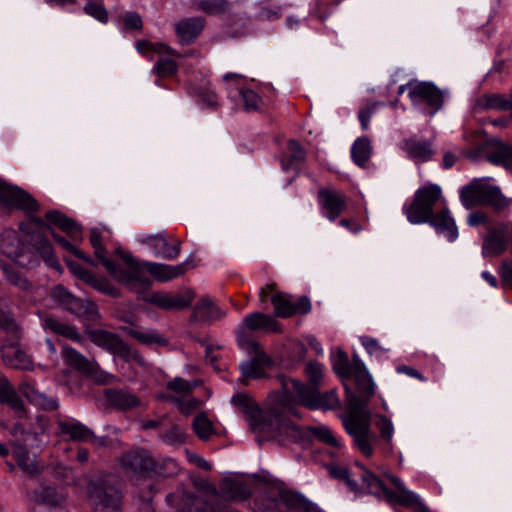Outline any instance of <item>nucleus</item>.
<instances>
[{"label": "nucleus", "instance_id": "obj_1", "mask_svg": "<svg viewBox=\"0 0 512 512\" xmlns=\"http://www.w3.org/2000/svg\"><path fill=\"white\" fill-rule=\"evenodd\" d=\"M116 252L122 257L126 265L124 271L118 273L117 282L121 283L128 290L142 295L143 301L163 310H181L192 303L194 294L191 291H187L182 296L165 292H151L147 294L152 285V280L147 273L151 274L159 282H167L185 274L191 263L190 260L178 265H168L138 260L121 249H117Z\"/></svg>", "mask_w": 512, "mask_h": 512}, {"label": "nucleus", "instance_id": "obj_2", "mask_svg": "<svg viewBox=\"0 0 512 512\" xmlns=\"http://www.w3.org/2000/svg\"><path fill=\"white\" fill-rule=\"evenodd\" d=\"M231 402L245 414L251 429L255 432L267 434L278 441L296 438L299 434L298 426L290 419V416H297V413L285 390L269 399L265 411L245 393L235 394Z\"/></svg>", "mask_w": 512, "mask_h": 512}, {"label": "nucleus", "instance_id": "obj_3", "mask_svg": "<svg viewBox=\"0 0 512 512\" xmlns=\"http://www.w3.org/2000/svg\"><path fill=\"white\" fill-rule=\"evenodd\" d=\"M357 392H352L346 385V405L348 415L343 419L346 432L353 438L355 447L366 457L374 451L377 436L371 431V414L367 409L369 399L375 393V385L370 375L355 379Z\"/></svg>", "mask_w": 512, "mask_h": 512}, {"label": "nucleus", "instance_id": "obj_4", "mask_svg": "<svg viewBox=\"0 0 512 512\" xmlns=\"http://www.w3.org/2000/svg\"><path fill=\"white\" fill-rule=\"evenodd\" d=\"M250 495L245 482L226 477L219 484V493L213 489V493L205 497H188L187 511L184 508L179 512H237L226 501L242 502Z\"/></svg>", "mask_w": 512, "mask_h": 512}, {"label": "nucleus", "instance_id": "obj_5", "mask_svg": "<svg viewBox=\"0 0 512 512\" xmlns=\"http://www.w3.org/2000/svg\"><path fill=\"white\" fill-rule=\"evenodd\" d=\"M359 469V478L363 492L373 494L378 498H383L388 503L408 507L415 512H429V509L421 499L415 493L406 489L401 479L397 476L387 475L389 481L397 488V491H393L388 489L382 480L370 471L361 466Z\"/></svg>", "mask_w": 512, "mask_h": 512}, {"label": "nucleus", "instance_id": "obj_6", "mask_svg": "<svg viewBox=\"0 0 512 512\" xmlns=\"http://www.w3.org/2000/svg\"><path fill=\"white\" fill-rule=\"evenodd\" d=\"M284 390L289 400L293 403L295 411H297V404H301L309 409L324 410L334 409L339 405L335 389L320 393L317 387H307L304 383L291 379L284 384ZM296 417H299V414Z\"/></svg>", "mask_w": 512, "mask_h": 512}, {"label": "nucleus", "instance_id": "obj_7", "mask_svg": "<svg viewBox=\"0 0 512 512\" xmlns=\"http://www.w3.org/2000/svg\"><path fill=\"white\" fill-rule=\"evenodd\" d=\"M460 199L467 209L487 205L496 211H501L509 205L508 199L502 194L500 188L489 184L485 179H474L463 186L460 190Z\"/></svg>", "mask_w": 512, "mask_h": 512}, {"label": "nucleus", "instance_id": "obj_8", "mask_svg": "<svg viewBox=\"0 0 512 512\" xmlns=\"http://www.w3.org/2000/svg\"><path fill=\"white\" fill-rule=\"evenodd\" d=\"M88 493L94 505V512H122L123 496L110 477L92 481Z\"/></svg>", "mask_w": 512, "mask_h": 512}, {"label": "nucleus", "instance_id": "obj_9", "mask_svg": "<svg viewBox=\"0 0 512 512\" xmlns=\"http://www.w3.org/2000/svg\"><path fill=\"white\" fill-rule=\"evenodd\" d=\"M91 342L125 362H135L146 366L145 358L126 344L119 335L103 329H92L87 332Z\"/></svg>", "mask_w": 512, "mask_h": 512}, {"label": "nucleus", "instance_id": "obj_10", "mask_svg": "<svg viewBox=\"0 0 512 512\" xmlns=\"http://www.w3.org/2000/svg\"><path fill=\"white\" fill-rule=\"evenodd\" d=\"M441 196L437 185L418 189L412 203L404 209L407 219L412 224L427 223L433 216L434 206Z\"/></svg>", "mask_w": 512, "mask_h": 512}, {"label": "nucleus", "instance_id": "obj_11", "mask_svg": "<svg viewBox=\"0 0 512 512\" xmlns=\"http://www.w3.org/2000/svg\"><path fill=\"white\" fill-rule=\"evenodd\" d=\"M238 345L245 349L253 358L240 364V370L244 378L259 379L265 376V368L269 366L270 359L260 348L259 344L246 335L241 328L238 331Z\"/></svg>", "mask_w": 512, "mask_h": 512}, {"label": "nucleus", "instance_id": "obj_12", "mask_svg": "<svg viewBox=\"0 0 512 512\" xmlns=\"http://www.w3.org/2000/svg\"><path fill=\"white\" fill-rule=\"evenodd\" d=\"M0 252L25 268H33L39 263L36 254L24 246L15 230L0 234Z\"/></svg>", "mask_w": 512, "mask_h": 512}, {"label": "nucleus", "instance_id": "obj_13", "mask_svg": "<svg viewBox=\"0 0 512 512\" xmlns=\"http://www.w3.org/2000/svg\"><path fill=\"white\" fill-rule=\"evenodd\" d=\"M287 495L291 491L275 485H264L253 500L254 512H286L288 509Z\"/></svg>", "mask_w": 512, "mask_h": 512}, {"label": "nucleus", "instance_id": "obj_14", "mask_svg": "<svg viewBox=\"0 0 512 512\" xmlns=\"http://www.w3.org/2000/svg\"><path fill=\"white\" fill-rule=\"evenodd\" d=\"M408 96L414 105L425 104L431 114L439 111L444 103L443 92L432 82H419L411 87Z\"/></svg>", "mask_w": 512, "mask_h": 512}, {"label": "nucleus", "instance_id": "obj_15", "mask_svg": "<svg viewBox=\"0 0 512 512\" xmlns=\"http://www.w3.org/2000/svg\"><path fill=\"white\" fill-rule=\"evenodd\" d=\"M122 466L125 471L137 478L153 476L154 458L147 450L137 449L128 451L122 456Z\"/></svg>", "mask_w": 512, "mask_h": 512}, {"label": "nucleus", "instance_id": "obj_16", "mask_svg": "<svg viewBox=\"0 0 512 512\" xmlns=\"http://www.w3.org/2000/svg\"><path fill=\"white\" fill-rule=\"evenodd\" d=\"M511 240V226L500 224L492 228L483 239L482 256L498 257L502 255Z\"/></svg>", "mask_w": 512, "mask_h": 512}, {"label": "nucleus", "instance_id": "obj_17", "mask_svg": "<svg viewBox=\"0 0 512 512\" xmlns=\"http://www.w3.org/2000/svg\"><path fill=\"white\" fill-rule=\"evenodd\" d=\"M0 202L26 212H36L39 209L38 202L30 194L2 180H0Z\"/></svg>", "mask_w": 512, "mask_h": 512}, {"label": "nucleus", "instance_id": "obj_18", "mask_svg": "<svg viewBox=\"0 0 512 512\" xmlns=\"http://www.w3.org/2000/svg\"><path fill=\"white\" fill-rule=\"evenodd\" d=\"M270 301L274 306L275 315L281 318H288L298 313L308 314L311 310V302L307 296H302L293 302L290 295L276 292L271 296Z\"/></svg>", "mask_w": 512, "mask_h": 512}, {"label": "nucleus", "instance_id": "obj_19", "mask_svg": "<svg viewBox=\"0 0 512 512\" xmlns=\"http://www.w3.org/2000/svg\"><path fill=\"white\" fill-rule=\"evenodd\" d=\"M57 426L59 435L67 436L72 441L93 442L98 445L104 444L103 438L96 437L90 428L77 420L59 419Z\"/></svg>", "mask_w": 512, "mask_h": 512}, {"label": "nucleus", "instance_id": "obj_20", "mask_svg": "<svg viewBox=\"0 0 512 512\" xmlns=\"http://www.w3.org/2000/svg\"><path fill=\"white\" fill-rule=\"evenodd\" d=\"M346 196L336 190L321 188L318 191V202L325 216L335 221L347 208Z\"/></svg>", "mask_w": 512, "mask_h": 512}, {"label": "nucleus", "instance_id": "obj_21", "mask_svg": "<svg viewBox=\"0 0 512 512\" xmlns=\"http://www.w3.org/2000/svg\"><path fill=\"white\" fill-rule=\"evenodd\" d=\"M140 242L152 248L156 256L168 260L176 259L181 251V242L177 240L174 244H170L164 233L147 235L142 237Z\"/></svg>", "mask_w": 512, "mask_h": 512}, {"label": "nucleus", "instance_id": "obj_22", "mask_svg": "<svg viewBox=\"0 0 512 512\" xmlns=\"http://www.w3.org/2000/svg\"><path fill=\"white\" fill-rule=\"evenodd\" d=\"M225 315V311L220 309L209 297H203L196 303L191 314V321L211 323Z\"/></svg>", "mask_w": 512, "mask_h": 512}, {"label": "nucleus", "instance_id": "obj_23", "mask_svg": "<svg viewBox=\"0 0 512 512\" xmlns=\"http://www.w3.org/2000/svg\"><path fill=\"white\" fill-rule=\"evenodd\" d=\"M12 342L4 344L1 348V355L4 363L14 369L30 370L32 361L28 355L23 352L14 342L17 339L12 338Z\"/></svg>", "mask_w": 512, "mask_h": 512}, {"label": "nucleus", "instance_id": "obj_24", "mask_svg": "<svg viewBox=\"0 0 512 512\" xmlns=\"http://www.w3.org/2000/svg\"><path fill=\"white\" fill-rule=\"evenodd\" d=\"M18 391L26 397L30 403L42 408L43 410L53 411L59 406L56 399L39 392L35 388V385L30 381H22L18 386Z\"/></svg>", "mask_w": 512, "mask_h": 512}, {"label": "nucleus", "instance_id": "obj_25", "mask_svg": "<svg viewBox=\"0 0 512 512\" xmlns=\"http://www.w3.org/2000/svg\"><path fill=\"white\" fill-rule=\"evenodd\" d=\"M243 329L246 333V329L254 331L259 329H265L268 331L278 332L280 331L279 323L271 316L261 313L254 312L244 317L242 324L236 330V336L238 337V331Z\"/></svg>", "mask_w": 512, "mask_h": 512}, {"label": "nucleus", "instance_id": "obj_26", "mask_svg": "<svg viewBox=\"0 0 512 512\" xmlns=\"http://www.w3.org/2000/svg\"><path fill=\"white\" fill-rule=\"evenodd\" d=\"M105 397L109 406L121 411L132 410L141 404L135 394L123 389H107Z\"/></svg>", "mask_w": 512, "mask_h": 512}, {"label": "nucleus", "instance_id": "obj_27", "mask_svg": "<svg viewBox=\"0 0 512 512\" xmlns=\"http://www.w3.org/2000/svg\"><path fill=\"white\" fill-rule=\"evenodd\" d=\"M427 223L434 227L438 233L445 235L450 242L455 241L458 237L457 226L447 208L433 214Z\"/></svg>", "mask_w": 512, "mask_h": 512}, {"label": "nucleus", "instance_id": "obj_28", "mask_svg": "<svg viewBox=\"0 0 512 512\" xmlns=\"http://www.w3.org/2000/svg\"><path fill=\"white\" fill-rule=\"evenodd\" d=\"M0 403L8 405L19 417L26 413L24 403L8 379L0 372Z\"/></svg>", "mask_w": 512, "mask_h": 512}, {"label": "nucleus", "instance_id": "obj_29", "mask_svg": "<svg viewBox=\"0 0 512 512\" xmlns=\"http://www.w3.org/2000/svg\"><path fill=\"white\" fill-rule=\"evenodd\" d=\"M27 242L42 257L45 263L54 269H59L60 264L53 255V248L50 242L39 232H32L27 235Z\"/></svg>", "mask_w": 512, "mask_h": 512}, {"label": "nucleus", "instance_id": "obj_30", "mask_svg": "<svg viewBox=\"0 0 512 512\" xmlns=\"http://www.w3.org/2000/svg\"><path fill=\"white\" fill-rule=\"evenodd\" d=\"M402 149L407 153L409 158L416 162L428 161L434 154L430 142L419 140L416 137L405 139L402 143Z\"/></svg>", "mask_w": 512, "mask_h": 512}, {"label": "nucleus", "instance_id": "obj_31", "mask_svg": "<svg viewBox=\"0 0 512 512\" xmlns=\"http://www.w3.org/2000/svg\"><path fill=\"white\" fill-rule=\"evenodd\" d=\"M204 28V19L192 17L179 21L176 24V34L182 44H190Z\"/></svg>", "mask_w": 512, "mask_h": 512}, {"label": "nucleus", "instance_id": "obj_32", "mask_svg": "<svg viewBox=\"0 0 512 512\" xmlns=\"http://www.w3.org/2000/svg\"><path fill=\"white\" fill-rule=\"evenodd\" d=\"M122 330L130 337L136 339L143 345L166 346L168 340L155 329H144L138 326L122 327Z\"/></svg>", "mask_w": 512, "mask_h": 512}, {"label": "nucleus", "instance_id": "obj_33", "mask_svg": "<svg viewBox=\"0 0 512 512\" xmlns=\"http://www.w3.org/2000/svg\"><path fill=\"white\" fill-rule=\"evenodd\" d=\"M90 243L94 248L95 256L101 261L106 270L112 275L117 281L118 273L124 271L125 267H121L106 257V249L102 246L101 233L96 229H93L90 234Z\"/></svg>", "mask_w": 512, "mask_h": 512}, {"label": "nucleus", "instance_id": "obj_34", "mask_svg": "<svg viewBox=\"0 0 512 512\" xmlns=\"http://www.w3.org/2000/svg\"><path fill=\"white\" fill-rule=\"evenodd\" d=\"M489 145L493 150L487 153L486 159L494 165L503 166L506 169L512 168V146L497 139L491 140Z\"/></svg>", "mask_w": 512, "mask_h": 512}, {"label": "nucleus", "instance_id": "obj_35", "mask_svg": "<svg viewBox=\"0 0 512 512\" xmlns=\"http://www.w3.org/2000/svg\"><path fill=\"white\" fill-rule=\"evenodd\" d=\"M43 327L47 331L74 342H80L82 338L75 326L62 322L53 316H46L43 319Z\"/></svg>", "mask_w": 512, "mask_h": 512}, {"label": "nucleus", "instance_id": "obj_36", "mask_svg": "<svg viewBox=\"0 0 512 512\" xmlns=\"http://www.w3.org/2000/svg\"><path fill=\"white\" fill-rule=\"evenodd\" d=\"M65 310L88 321H96L99 318L97 306L93 302L75 296L65 307Z\"/></svg>", "mask_w": 512, "mask_h": 512}, {"label": "nucleus", "instance_id": "obj_37", "mask_svg": "<svg viewBox=\"0 0 512 512\" xmlns=\"http://www.w3.org/2000/svg\"><path fill=\"white\" fill-rule=\"evenodd\" d=\"M476 108L479 110H512V99L496 93H486L476 100Z\"/></svg>", "mask_w": 512, "mask_h": 512}, {"label": "nucleus", "instance_id": "obj_38", "mask_svg": "<svg viewBox=\"0 0 512 512\" xmlns=\"http://www.w3.org/2000/svg\"><path fill=\"white\" fill-rule=\"evenodd\" d=\"M45 219L48 224L50 223L57 226L73 240H76L80 234L79 226L72 219L57 210L48 211L45 214Z\"/></svg>", "mask_w": 512, "mask_h": 512}, {"label": "nucleus", "instance_id": "obj_39", "mask_svg": "<svg viewBox=\"0 0 512 512\" xmlns=\"http://www.w3.org/2000/svg\"><path fill=\"white\" fill-rule=\"evenodd\" d=\"M12 454L18 466L24 472L29 475H35L39 472L38 466L24 445L16 442L12 443Z\"/></svg>", "mask_w": 512, "mask_h": 512}, {"label": "nucleus", "instance_id": "obj_40", "mask_svg": "<svg viewBox=\"0 0 512 512\" xmlns=\"http://www.w3.org/2000/svg\"><path fill=\"white\" fill-rule=\"evenodd\" d=\"M62 354L65 362L78 371L88 374L94 370V363L90 362L85 356L80 354L74 348L64 346Z\"/></svg>", "mask_w": 512, "mask_h": 512}, {"label": "nucleus", "instance_id": "obj_41", "mask_svg": "<svg viewBox=\"0 0 512 512\" xmlns=\"http://www.w3.org/2000/svg\"><path fill=\"white\" fill-rule=\"evenodd\" d=\"M305 160V151L301 145L295 140H289L287 143V151L281 158V166L284 170L293 168Z\"/></svg>", "mask_w": 512, "mask_h": 512}, {"label": "nucleus", "instance_id": "obj_42", "mask_svg": "<svg viewBox=\"0 0 512 512\" xmlns=\"http://www.w3.org/2000/svg\"><path fill=\"white\" fill-rule=\"evenodd\" d=\"M370 155L371 145L369 139L366 137L358 138L351 148V156L354 162L359 166H364Z\"/></svg>", "mask_w": 512, "mask_h": 512}, {"label": "nucleus", "instance_id": "obj_43", "mask_svg": "<svg viewBox=\"0 0 512 512\" xmlns=\"http://www.w3.org/2000/svg\"><path fill=\"white\" fill-rule=\"evenodd\" d=\"M286 501L288 502L289 510H301L303 512H322L316 504L308 501L302 495L292 491L291 495H287Z\"/></svg>", "mask_w": 512, "mask_h": 512}, {"label": "nucleus", "instance_id": "obj_44", "mask_svg": "<svg viewBox=\"0 0 512 512\" xmlns=\"http://www.w3.org/2000/svg\"><path fill=\"white\" fill-rule=\"evenodd\" d=\"M180 471L178 463L172 458L154 459L153 475L172 477Z\"/></svg>", "mask_w": 512, "mask_h": 512}, {"label": "nucleus", "instance_id": "obj_45", "mask_svg": "<svg viewBox=\"0 0 512 512\" xmlns=\"http://www.w3.org/2000/svg\"><path fill=\"white\" fill-rule=\"evenodd\" d=\"M375 426L379 430L380 438L385 442V449L388 451L392 450V436L394 427L392 422L383 415L376 417Z\"/></svg>", "mask_w": 512, "mask_h": 512}, {"label": "nucleus", "instance_id": "obj_46", "mask_svg": "<svg viewBox=\"0 0 512 512\" xmlns=\"http://www.w3.org/2000/svg\"><path fill=\"white\" fill-rule=\"evenodd\" d=\"M36 500L39 503L56 507L62 503L63 495L54 487L44 486L36 492Z\"/></svg>", "mask_w": 512, "mask_h": 512}, {"label": "nucleus", "instance_id": "obj_47", "mask_svg": "<svg viewBox=\"0 0 512 512\" xmlns=\"http://www.w3.org/2000/svg\"><path fill=\"white\" fill-rule=\"evenodd\" d=\"M1 269L6 280L10 284L20 288L23 291H27L30 289L31 284L29 283V281L26 278H24L21 273L16 271L11 265L3 264L1 266Z\"/></svg>", "mask_w": 512, "mask_h": 512}, {"label": "nucleus", "instance_id": "obj_48", "mask_svg": "<svg viewBox=\"0 0 512 512\" xmlns=\"http://www.w3.org/2000/svg\"><path fill=\"white\" fill-rule=\"evenodd\" d=\"M87 284L106 295L112 297H119L120 295L119 289L112 285L111 282L106 278L98 277L92 274V276L87 281Z\"/></svg>", "mask_w": 512, "mask_h": 512}, {"label": "nucleus", "instance_id": "obj_49", "mask_svg": "<svg viewBox=\"0 0 512 512\" xmlns=\"http://www.w3.org/2000/svg\"><path fill=\"white\" fill-rule=\"evenodd\" d=\"M239 95L243 102L245 111H258L261 108L262 99L255 91L247 88H241L239 90Z\"/></svg>", "mask_w": 512, "mask_h": 512}, {"label": "nucleus", "instance_id": "obj_50", "mask_svg": "<svg viewBox=\"0 0 512 512\" xmlns=\"http://www.w3.org/2000/svg\"><path fill=\"white\" fill-rule=\"evenodd\" d=\"M305 373L309 381V384L305 385L319 388L323 379V365L317 361H311L307 363Z\"/></svg>", "mask_w": 512, "mask_h": 512}, {"label": "nucleus", "instance_id": "obj_51", "mask_svg": "<svg viewBox=\"0 0 512 512\" xmlns=\"http://www.w3.org/2000/svg\"><path fill=\"white\" fill-rule=\"evenodd\" d=\"M200 383L201 381L199 380H194L190 382L181 377H175L173 380L167 383L166 387L168 390H171L173 392L187 395L192 393L193 390L200 385Z\"/></svg>", "mask_w": 512, "mask_h": 512}, {"label": "nucleus", "instance_id": "obj_52", "mask_svg": "<svg viewBox=\"0 0 512 512\" xmlns=\"http://www.w3.org/2000/svg\"><path fill=\"white\" fill-rule=\"evenodd\" d=\"M198 9L209 15L224 13L229 8L227 0H201L198 2Z\"/></svg>", "mask_w": 512, "mask_h": 512}, {"label": "nucleus", "instance_id": "obj_53", "mask_svg": "<svg viewBox=\"0 0 512 512\" xmlns=\"http://www.w3.org/2000/svg\"><path fill=\"white\" fill-rule=\"evenodd\" d=\"M178 66L177 63L170 59L161 57L156 62L153 73H155L158 77H171L177 72Z\"/></svg>", "mask_w": 512, "mask_h": 512}, {"label": "nucleus", "instance_id": "obj_54", "mask_svg": "<svg viewBox=\"0 0 512 512\" xmlns=\"http://www.w3.org/2000/svg\"><path fill=\"white\" fill-rule=\"evenodd\" d=\"M329 472L334 478L344 480L352 491H363L361 485L359 486L357 481L350 478L349 470L346 467L332 465L329 467Z\"/></svg>", "mask_w": 512, "mask_h": 512}, {"label": "nucleus", "instance_id": "obj_55", "mask_svg": "<svg viewBox=\"0 0 512 512\" xmlns=\"http://www.w3.org/2000/svg\"><path fill=\"white\" fill-rule=\"evenodd\" d=\"M193 429L200 439L207 440L212 433V423L205 415L200 414L193 421Z\"/></svg>", "mask_w": 512, "mask_h": 512}, {"label": "nucleus", "instance_id": "obj_56", "mask_svg": "<svg viewBox=\"0 0 512 512\" xmlns=\"http://www.w3.org/2000/svg\"><path fill=\"white\" fill-rule=\"evenodd\" d=\"M163 442L169 445L182 444L185 441V433L178 425H173L160 434Z\"/></svg>", "mask_w": 512, "mask_h": 512}, {"label": "nucleus", "instance_id": "obj_57", "mask_svg": "<svg viewBox=\"0 0 512 512\" xmlns=\"http://www.w3.org/2000/svg\"><path fill=\"white\" fill-rule=\"evenodd\" d=\"M311 432L319 441L335 448H341V444L329 428L325 426L312 427Z\"/></svg>", "mask_w": 512, "mask_h": 512}, {"label": "nucleus", "instance_id": "obj_58", "mask_svg": "<svg viewBox=\"0 0 512 512\" xmlns=\"http://www.w3.org/2000/svg\"><path fill=\"white\" fill-rule=\"evenodd\" d=\"M333 369L340 377H350V363L348 355L344 351H338L336 357L333 360Z\"/></svg>", "mask_w": 512, "mask_h": 512}, {"label": "nucleus", "instance_id": "obj_59", "mask_svg": "<svg viewBox=\"0 0 512 512\" xmlns=\"http://www.w3.org/2000/svg\"><path fill=\"white\" fill-rule=\"evenodd\" d=\"M54 240L61 246L63 247L65 250L69 251L70 253H72L73 255H75L76 257L84 260L85 262L91 264V265H96V263L93 261V259L90 257V256H87L84 252H82L81 250L77 249L74 245H72L69 241H67L64 237L54 233V231L51 233Z\"/></svg>", "mask_w": 512, "mask_h": 512}, {"label": "nucleus", "instance_id": "obj_60", "mask_svg": "<svg viewBox=\"0 0 512 512\" xmlns=\"http://www.w3.org/2000/svg\"><path fill=\"white\" fill-rule=\"evenodd\" d=\"M137 50L145 54L148 51H155L159 54H173V50L163 43H152L147 40H140L136 43Z\"/></svg>", "mask_w": 512, "mask_h": 512}, {"label": "nucleus", "instance_id": "obj_61", "mask_svg": "<svg viewBox=\"0 0 512 512\" xmlns=\"http://www.w3.org/2000/svg\"><path fill=\"white\" fill-rule=\"evenodd\" d=\"M0 328L11 334L13 339L20 338V329L13 318L0 309Z\"/></svg>", "mask_w": 512, "mask_h": 512}, {"label": "nucleus", "instance_id": "obj_62", "mask_svg": "<svg viewBox=\"0 0 512 512\" xmlns=\"http://www.w3.org/2000/svg\"><path fill=\"white\" fill-rule=\"evenodd\" d=\"M84 11L102 23L108 21V12L101 3L88 2L84 7Z\"/></svg>", "mask_w": 512, "mask_h": 512}, {"label": "nucleus", "instance_id": "obj_63", "mask_svg": "<svg viewBox=\"0 0 512 512\" xmlns=\"http://www.w3.org/2000/svg\"><path fill=\"white\" fill-rule=\"evenodd\" d=\"M74 297L63 285H57L51 290V298L56 301L63 309Z\"/></svg>", "mask_w": 512, "mask_h": 512}, {"label": "nucleus", "instance_id": "obj_64", "mask_svg": "<svg viewBox=\"0 0 512 512\" xmlns=\"http://www.w3.org/2000/svg\"><path fill=\"white\" fill-rule=\"evenodd\" d=\"M499 274L502 286L512 289V261L504 260L500 266Z\"/></svg>", "mask_w": 512, "mask_h": 512}]
</instances>
